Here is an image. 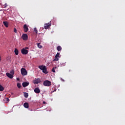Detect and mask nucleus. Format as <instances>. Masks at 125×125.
Listing matches in <instances>:
<instances>
[{"label": "nucleus", "instance_id": "5", "mask_svg": "<svg viewBox=\"0 0 125 125\" xmlns=\"http://www.w3.org/2000/svg\"><path fill=\"white\" fill-rule=\"evenodd\" d=\"M21 52L23 55H26V54H28V50L25 48H22L21 50Z\"/></svg>", "mask_w": 125, "mask_h": 125}, {"label": "nucleus", "instance_id": "25", "mask_svg": "<svg viewBox=\"0 0 125 125\" xmlns=\"http://www.w3.org/2000/svg\"><path fill=\"white\" fill-rule=\"evenodd\" d=\"M14 33H17V29H16V28H14Z\"/></svg>", "mask_w": 125, "mask_h": 125}, {"label": "nucleus", "instance_id": "18", "mask_svg": "<svg viewBox=\"0 0 125 125\" xmlns=\"http://www.w3.org/2000/svg\"><path fill=\"white\" fill-rule=\"evenodd\" d=\"M37 45H38V47H39V48H42V45H41V43H37Z\"/></svg>", "mask_w": 125, "mask_h": 125}, {"label": "nucleus", "instance_id": "11", "mask_svg": "<svg viewBox=\"0 0 125 125\" xmlns=\"http://www.w3.org/2000/svg\"><path fill=\"white\" fill-rule=\"evenodd\" d=\"M29 83L28 82H23L22 83V86L23 87H26V86H28L29 85Z\"/></svg>", "mask_w": 125, "mask_h": 125}, {"label": "nucleus", "instance_id": "2", "mask_svg": "<svg viewBox=\"0 0 125 125\" xmlns=\"http://www.w3.org/2000/svg\"><path fill=\"white\" fill-rule=\"evenodd\" d=\"M21 72L22 76H27L28 74V71H27V70L24 68H22L21 69Z\"/></svg>", "mask_w": 125, "mask_h": 125}, {"label": "nucleus", "instance_id": "8", "mask_svg": "<svg viewBox=\"0 0 125 125\" xmlns=\"http://www.w3.org/2000/svg\"><path fill=\"white\" fill-rule=\"evenodd\" d=\"M50 26H51V23H46L44 25V28L45 29H48V28H49Z\"/></svg>", "mask_w": 125, "mask_h": 125}, {"label": "nucleus", "instance_id": "26", "mask_svg": "<svg viewBox=\"0 0 125 125\" xmlns=\"http://www.w3.org/2000/svg\"><path fill=\"white\" fill-rule=\"evenodd\" d=\"M7 102H9V99L8 98L6 99Z\"/></svg>", "mask_w": 125, "mask_h": 125}, {"label": "nucleus", "instance_id": "20", "mask_svg": "<svg viewBox=\"0 0 125 125\" xmlns=\"http://www.w3.org/2000/svg\"><path fill=\"white\" fill-rule=\"evenodd\" d=\"M58 60H59V59L58 58V57L55 56V58L54 60H53V61H58Z\"/></svg>", "mask_w": 125, "mask_h": 125}, {"label": "nucleus", "instance_id": "9", "mask_svg": "<svg viewBox=\"0 0 125 125\" xmlns=\"http://www.w3.org/2000/svg\"><path fill=\"white\" fill-rule=\"evenodd\" d=\"M6 76H7V77H8V78H9L10 79H12L13 78V75L8 72L6 73Z\"/></svg>", "mask_w": 125, "mask_h": 125}, {"label": "nucleus", "instance_id": "22", "mask_svg": "<svg viewBox=\"0 0 125 125\" xmlns=\"http://www.w3.org/2000/svg\"><path fill=\"white\" fill-rule=\"evenodd\" d=\"M34 31L35 32L36 34H38V29H37V28H34Z\"/></svg>", "mask_w": 125, "mask_h": 125}, {"label": "nucleus", "instance_id": "6", "mask_svg": "<svg viewBox=\"0 0 125 125\" xmlns=\"http://www.w3.org/2000/svg\"><path fill=\"white\" fill-rule=\"evenodd\" d=\"M23 31L25 33H27L29 31V28H28L27 24L23 25Z\"/></svg>", "mask_w": 125, "mask_h": 125}, {"label": "nucleus", "instance_id": "7", "mask_svg": "<svg viewBox=\"0 0 125 125\" xmlns=\"http://www.w3.org/2000/svg\"><path fill=\"white\" fill-rule=\"evenodd\" d=\"M33 83L35 84H38L41 83V80L40 79H37L36 80H34Z\"/></svg>", "mask_w": 125, "mask_h": 125}, {"label": "nucleus", "instance_id": "12", "mask_svg": "<svg viewBox=\"0 0 125 125\" xmlns=\"http://www.w3.org/2000/svg\"><path fill=\"white\" fill-rule=\"evenodd\" d=\"M23 106H24V108H26V109H28V108H29V103H25L23 104Z\"/></svg>", "mask_w": 125, "mask_h": 125}, {"label": "nucleus", "instance_id": "3", "mask_svg": "<svg viewBox=\"0 0 125 125\" xmlns=\"http://www.w3.org/2000/svg\"><path fill=\"white\" fill-rule=\"evenodd\" d=\"M43 84L44 86H50L51 85V82L48 80H46L43 82Z\"/></svg>", "mask_w": 125, "mask_h": 125}, {"label": "nucleus", "instance_id": "27", "mask_svg": "<svg viewBox=\"0 0 125 125\" xmlns=\"http://www.w3.org/2000/svg\"><path fill=\"white\" fill-rule=\"evenodd\" d=\"M4 8H5V7H6V6H7V3H5L4 5Z\"/></svg>", "mask_w": 125, "mask_h": 125}, {"label": "nucleus", "instance_id": "23", "mask_svg": "<svg viewBox=\"0 0 125 125\" xmlns=\"http://www.w3.org/2000/svg\"><path fill=\"white\" fill-rule=\"evenodd\" d=\"M56 56L57 57H60V53H57Z\"/></svg>", "mask_w": 125, "mask_h": 125}, {"label": "nucleus", "instance_id": "21", "mask_svg": "<svg viewBox=\"0 0 125 125\" xmlns=\"http://www.w3.org/2000/svg\"><path fill=\"white\" fill-rule=\"evenodd\" d=\"M17 86H18V87L19 88H21V86H22L21 85V83H17Z\"/></svg>", "mask_w": 125, "mask_h": 125}, {"label": "nucleus", "instance_id": "19", "mask_svg": "<svg viewBox=\"0 0 125 125\" xmlns=\"http://www.w3.org/2000/svg\"><path fill=\"white\" fill-rule=\"evenodd\" d=\"M55 69H57V67L56 66L52 69V72H53V73H55Z\"/></svg>", "mask_w": 125, "mask_h": 125}, {"label": "nucleus", "instance_id": "13", "mask_svg": "<svg viewBox=\"0 0 125 125\" xmlns=\"http://www.w3.org/2000/svg\"><path fill=\"white\" fill-rule=\"evenodd\" d=\"M14 52L16 55H18L19 54V51H18V49L17 48L15 49Z\"/></svg>", "mask_w": 125, "mask_h": 125}, {"label": "nucleus", "instance_id": "24", "mask_svg": "<svg viewBox=\"0 0 125 125\" xmlns=\"http://www.w3.org/2000/svg\"><path fill=\"white\" fill-rule=\"evenodd\" d=\"M10 73L13 75H14V70H11Z\"/></svg>", "mask_w": 125, "mask_h": 125}, {"label": "nucleus", "instance_id": "15", "mask_svg": "<svg viewBox=\"0 0 125 125\" xmlns=\"http://www.w3.org/2000/svg\"><path fill=\"white\" fill-rule=\"evenodd\" d=\"M58 51H61L62 50V47L61 46H59L57 47Z\"/></svg>", "mask_w": 125, "mask_h": 125}, {"label": "nucleus", "instance_id": "4", "mask_svg": "<svg viewBox=\"0 0 125 125\" xmlns=\"http://www.w3.org/2000/svg\"><path fill=\"white\" fill-rule=\"evenodd\" d=\"M21 39L23 40V41H27L28 40V35L26 34H23L21 36Z\"/></svg>", "mask_w": 125, "mask_h": 125}, {"label": "nucleus", "instance_id": "10", "mask_svg": "<svg viewBox=\"0 0 125 125\" xmlns=\"http://www.w3.org/2000/svg\"><path fill=\"white\" fill-rule=\"evenodd\" d=\"M34 92H35V93H40L41 92V90H40L39 87H36L34 89Z\"/></svg>", "mask_w": 125, "mask_h": 125}, {"label": "nucleus", "instance_id": "31", "mask_svg": "<svg viewBox=\"0 0 125 125\" xmlns=\"http://www.w3.org/2000/svg\"><path fill=\"white\" fill-rule=\"evenodd\" d=\"M54 91H56V90H55L54 91H53V92H54Z\"/></svg>", "mask_w": 125, "mask_h": 125}, {"label": "nucleus", "instance_id": "17", "mask_svg": "<svg viewBox=\"0 0 125 125\" xmlns=\"http://www.w3.org/2000/svg\"><path fill=\"white\" fill-rule=\"evenodd\" d=\"M24 96L25 98H28V97L29 96V94H28V93L24 92Z\"/></svg>", "mask_w": 125, "mask_h": 125}, {"label": "nucleus", "instance_id": "14", "mask_svg": "<svg viewBox=\"0 0 125 125\" xmlns=\"http://www.w3.org/2000/svg\"><path fill=\"white\" fill-rule=\"evenodd\" d=\"M3 24L5 25V26H6V28L8 27V22H7V21H3Z\"/></svg>", "mask_w": 125, "mask_h": 125}, {"label": "nucleus", "instance_id": "29", "mask_svg": "<svg viewBox=\"0 0 125 125\" xmlns=\"http://www.w3.org/2000/svg\"><path fill=\"white\" fill-rule=\"evenodd\" d=\"M17 81H19L20 80V79H19V78H17Z\"/></svg>", "mask_w": 125, "mask_h": 125}, {"label": "nucleus", "instance_id": "1", "mask_svg": "<svg viewBox=\"0 0 125 125\" xmlns=\"http://www.w3.org/2000/svg\"><path fill=\"white\" fill-rule=\"evenodd\" d=\"M38 68L40 69L42 71V73L44 74H48V72H47V69L46 68V66L45 65H39Z\"/></svg>", "mask_w": 125, "mask_h": 125}, {"label": "nucleus", "instance_id": "28", "mask_svg": "<svg viewBox=\"0 0 125 125\" xmlns=\"http://www.w3.org/2000/svg\"><path fill=\"white\" fill-rule=\"evenodd\" d=\"M25 49H29V48L28 47H26L25 48Z\"/></svg>", "mask_w": 125, "mask_h": 125}, {"label": "nucleus", "instance_id": "30", "mask_svg": "<svg viewBox=\"0 0 125 125\" xmlns=\"http://www.w3.org/2000/svg\"><path fill=\"white\" fill-rule=\"evenodd\" d=\"M43 104H46V103L45 102H43Z\"/></svg>", "mask_w": 125, "mask_h": 125}, {"label": "nucleus", "instance_id": "32", "mask_svg": "<svg viewBox=\"0 0 125 125\" xmlns=\"http://www.w3.org/2000/svg\"><path fill=\"white\" fill-rule=\"evenodd\" d=\"M0 60H1V58H0Z\"/></svg>", "mask_w": 125, "mask_h": 125}, {"label": "nucleus", "instance_id": "16", "mask_svg": "<svg viewBox=\"0 0 125 125\" xmlns=\"http://www.w3.org/2000/svg\"><path fill=\"white\" fill-rule=\"evenodd\" d=\"M4 90V87L2 85H0V91H3Z\"/></svg>", "mask_w": 125, "mask_h": 125}]
</instances>
